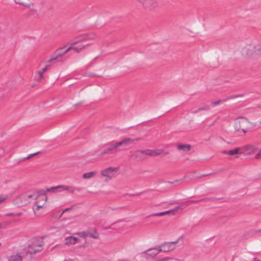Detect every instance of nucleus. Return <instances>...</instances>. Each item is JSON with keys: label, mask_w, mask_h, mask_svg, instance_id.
Listing matches in <instances>:
<instances>
[{"label": "nucleus", "mask_w": 261, "mask_h": 261, "mask_svg": "<svg viewBox=\"0 0 261 261\" xmlns=\"http://www.w3.org/2000/svg\"><path fill=\"white\" fill-rule=\"evenodd\" d=\"M261 157V149L255 155L256 158H259Z\"/></svg>", "instance_id": "58836bf2"}, {"label": "nucleus", "mask_w": 261, "mask_h": 261, "mask_svg": "<svg viewBox=\"0 0 261 261\" xmlns=\"http://www.w3.org/2000/svg\"><path fill=\"white\" fill-rule=\"evenodd\" d=\"M36 207L34 209L35 212L44 206L46 204L47 196L44 194L39 195L36 197Z\"/></svg>", "instance_id": "9d476101"}, {"label": "nucleus", "mask_w": 261, "mask_h": 261, "mask_svg": "<svg viewBox=\"0 0 261 261\" xmlns=\"http://www.w3.org/2000/svg\"><path fill=\"white\" fill-rule=\"evenodd\" d=\"M96 174L97 172L96 171H92L84 173L82 175V177L84 179H88L94 177Z\"/></svg>", "instance_id": "a211bd4d"}, {"label": "nucleus", "mask_w": 261, "mask_h": 261, "mask_svg": "<svg viewBox=\"0 0 261 261\" xmlns=\"http://www.w3.org/2000/svg\"><path fill=\"white\" fill-rule=\"evenodd\" d=\"M254 261H260V260H259V259H257V258H254Z\"/></svg>", "instance_id": "37998d69"}, {"label": "nucleus", "mask_w": 261, "mask_h": 261, "mask_svg": "<svg viewBox=\"0 0 261 261\" xmlns=\"http://www.w3.org/2000/svg\"><path fill=\"white\" fill-rule=\"evenodd\" d=\"M5 92H3V88L0 87V97L4 96L5 94V93H7L8 92V89H5Z\"/></svg>", "instance_id": "c756f323"}, {"label": "nucleus", "mask_w": 261, "mask_h": 261, "mask_svg": "<svg viewBox=\"0 0 261 261\" xmlns=\"http://www.w3.org/2000/svg\"><path fill=\"white\" fill-rule=\"evenodd\" d=\"M197 202V201H193V200H190L188 201H185L182 203V205H185L186 206L189 205L191 204L194 203L195 202Z\"/></svg>", "instance_id": "7c9ffc66"}, {"label": "nucleus", "mask_w": 261, "mask_h": 261, "mask_svg": "<svg viewBox=\"0 0 261 261\" xmlns=\"http://www.w3.org/2000/svg\"><path fill=\"white\" fill-rule=\"evenodd\" d=\"M243 95H244L243 94L233 95L229 96L226 98L223 99V102H226L229 99H233V98H238V97H243Z\"/></svg>", "instance_id": "5701e85b"}, {"label": "nucleus", "mask_w": 261, "mask_h": 261, "mask_svg": "<svg viewBox=\"0 0 261 261\" xmlns=\"http://www.w3.org/2000/svg\"><path fill=\"white\" fill-rule=\"evenodd\" d=\"M170 259L169 257H165L156 259L155 261H168Z\"/></svg>", "instance_id": "473e14b6"}, {"label": "nucleus", "mask_w": 261, "mask_h": 261, "mask_svg": "<svg viewBox=\"0 0 261 261\" xmlns=\"http://www.w3.org/2000/svg\"><path fill=\"white\" fill-rule=\"evenodd\" d=\"M93 37L94 35H92V37H90L89 35L85 34L79 35L75 39V40L70 42V46L68 47H71V49H73L76 53H79L85 47V46H87L88 44H79L77 46H74V45L87 39L93 38Z\"/></svg>", "instance_id": "7ed1b4c3"}, {"label": "nucleus", "mask_w": 261, "mask_h": 261, "mask_svg": "<svg viewBox=\"0 0 261 261\" xmlns=\"http://www.w3.org/2000/svg\"><path fill=\"white\" fill-rule=\"evenodd\" d=\"M243 55L256 57L261 56V44H257L253 47L247 45L242 51Z\"/></svg>", "instance_id": "423d86ee"}, {"label": "nucleus", "mask_w": 261, "mask_h": 261, "mask_svg": "<svg viewBox=\"0 0 261 261\" xmlns=\"http://www.w3.org/2000/svg\"><path fill=\"white\" fill-rule=\"evenodd\" d=\"M134 119L135 121L134 124L136 125H139L150 120V119L145 118L144 115H135V117Z\"/></svg>", "instance_id": "ddd939ff"}, {"label": "nucleus", "mask_w": 261, "mask_h": 261, "mask_svg": "<svg viewBox=\"0 0 261 261\" xmlns=\"http://www.w3.org/2000/svg\"><path fill=\"white\" fill-rule=\"evenodd\" d=\"M223 100V99H219V100L215 101H212L211 105L213 107H215V106L219 105L221 102H224Z\"/></svg>", "instance_id": "a878e982"}, {"label": "nucleus", "mask_w": 261, "mask_h": 261, "mask_svg": "<svg viewBox=\"0 0 261 261\" xmlns=\"http://www.w3.org/2000/svg\"><path fill=\"white\" fill-rule=\"evenodd\" d=\"M163 152L162 149H147L145 150V153L147 156H155L160 154Z\"/></svg>", "instance_id": "4468645a"}, {"label": "nucleus", "mask_w": 261, "mask_h": 261, "mask_svg": "<svg viewBox=\"0 0 261 261\" xmlns=\"http://www.w3.org/2000/svg\"><path fill=\"white\" fill-rule=\"evenodd\" d=\"M71 49V47H61L56 50L54 53L51 56L49 62L53 61H61L62 57L68 51Z\"/></svg>", "instance_id": "1a4fd4ad"}, {"label": "nucleus", "mask_w": 261, "mask_h": 261, "mask_svg": "<svg viewBox=\"0 0 261 261\" xmlns=\"http://www.w3.org/2000/svg\"><path fill=\"white\" fill-rule=\"evenodd\" d=\"M177 242H166L162 244L158 248H154L152 250L155 251L154 255H156L159 252H168L173 250L175 248V244Z\"/></svg>", "instance_id": "6e6552de"}, {"label": "nucleus", "mask_w": 261, "mask_h": 261, "mask_svg": "<svg viewBox=\"0 0 261 261\" xmlns=\"http://www.w3.org/2000/svg\"><path fill=\"white\" fill-rule=\"evenodd\" d=\"M252 123L254 125H255V124L257 123V122H252Z\"/></svg>", "instance_id": "a18cd8bd"}, {"label": "nucleus", "mask_w": 261, "mask_h": 261, "mask_svg": "<svg viewBox=\"0 0 261 261\" xmlns=\"http://www.w3.org/2000/svg\"><path fill=\"white\" fill-rule=\"evenodd\" d=\"M119 170V167H109L100 171V175L105 182H109L115 177Z\"/></svg>", "instance_id": "20e7f679"}, {"label": "nucleus", "mask_w": 261, "mask_h": 261, "mask_svg": "<svg viewBox=\"0 0 261 261\" xmlns=\"http://www.w3.org/2000/svg\"><path fill=\"white\" fill-rule=\"evenodd\" d=\"M64 191H66L70 193L73 194L76 192H80V189L71 186L65 185Z\"/></svg>", "instance_id": "dca6fc26"}, {"label": "nucleus", "mask_w": 261, "mask_h": 261, "mask_svg": "<svg viewBox=\"0 0 261 261\" xmlns=\"http://www.w3.org/2000/svg\"><path fill=\"white\" fill-rule=\"evenodd\" d=\"M82 103H83V102H78V103H76V104L75 105V106H76H76H80V105H82Z\"/></svg>", "instance_id": "79ce46f5"}, {"label": "nucleus", "mask_w": 261, "mask_h": 261, "mask_svg": "<svg viewBox=\"0 0 261 261\" xmlns=\"http://www.w3.org/2000/svg\"><path fill=\"white\" fill-rule=\"evenodd\" d=\"M145 152V150H137L132 153L130 156V158L135 159L137 161L143 160L146 157Z\"/></svg>", "instance_id": "f8f14e48"}, {"label": "nucleus", "mask_w": 261, "mask_h": 261, "mask_svg": "<svg viewBox=\"0 0 261 261\" xmlns=\"http://www.w3.org/2000/svg\"><path fill=\"white\" fill-rule=\"evenodd\" d=\"M249 123V121L245 117H239L236 119L234 129L236 131L238 132L239 135H243L247 132Z\"/></svg>", "instance_id": "f257e3e1"}, {"label": "nucleus", "mask_w": 261, "mask_h": 261, "mask_svg": "<svg viewBox=\"0 0 261 261\" xmlns=\"http://www.w3.org/2000/svg\"><path fill=\"white\" fill-rule=\"evenodd\" d=\"M22 215V213L21 212H19V213H15V217H18V216H20Z\"/></svg>", "instance_id": "a19ab883"}, {"label": "nucleus", "mask_w": 261, "mask_h": 261, "mask_svg": "<svg viewBox=\"0 0 261 261\" xmlns=\"http://www.w3.org/2000/svg\"><path fill=\"white\" fill-rule=\"evenodd\" d=\"M38 75V79L39 80L42 79L43 77V74L44 73L43 72H42L41 70H39L38 73H37Z\"/></svg>", "instance_id": "c9c22d12"}, {"label": "nucleus", "mask_w": 261, "mask_h": 261, "mask_svg": "<svg viewBox=\"0 0 261 261\" xmlns=\"http://www.w3.org/2000/svg\"><path fill=\"white\" fill-rule=\"evenodd\" d=\"M1 245V243H0V246Z\"/></svg>", "instance_id": "49530a36"}, {"label": "nucleus", "mask_w": 261, "mask_h": 261, "mask_svg": "<svg viewBox=\"0 0 261 261\" xmlns=\"http://www.w3.org/2000/svg\"><path fill=\"white\" fill-rule=\"evenodd\" d=\"M256 232H261V229H259V230H257L256 231Z\"/></svg>", "instance_id": "c03bdc74"}, {"label": "nucleus", "mask_w": 261, "mask_h": 261, "mask_svg": "<svg viewBox=\"0 0 261 261\" xmlns=\"http://www.w3.org/2000/svg\"><path fill=\"white\" fill-rule=\"evenodd\" d=\"M77 234L80 237H82V238H85L87 237H88V233L85 232V231H82V232H78L77 233Z\"/></svg>", "instance_id": "393cba45"}, {"label": "nucleus", "mask_w": 261, "mask_h": 261, "mask_svg": "<svg viewBox=\"0 0 261 261\" xmlns=\"http://www.w3.org/2000/svg\"><path fill=\"white\" fill-rule=\"evenodd\" d=\"M7 217H15V213H8L6 214Z\"/></svg>", "instance_id": "ea45409f"}, {"label": "nucleus", "mask_w": 261, "mask_h": 261, "mask_svg": "<svg viewBox=\"0 0 261 261\" xmlns=\"http://www.w3.org/2000/svg\"><path fill=\"white\" fill-rule=\"evenodd\" d=\"M88 237L92 238L97 239L98 238V234L97 232H95L94 233H88Z\"/></svg>", "instance_id": "cd10ccee"}, {"label": "nucleus", "mask_w": 261, "mask_h": 261, "mask_svg": "<svg viewBox=\"0 0 261 261\" xmlns=\"http://www.w3.org/2000/svg\"><path fill=\"white\" fill-rule=\"evenodd\" d=\"M34 197V195L31 193H24L16 197L13 200V203L17 206H22L29 203Z\"/></svg>", "instance_id": "39448f33"}, {"label": "nucleus", "mask_w": 261, "mask_h": 261, "mask_svg": "<svg viewBox=\"0 0 261 261\" xmlns=\"http://www.w3.org/2000/svg\"><path fill=\"white\" fill-rule=\"evenodd\" d=\"M166 214H169L168 211L156 214L154 216H163Z\"/></svg>", "instance_id": "f704fd0d"}, {"label": "nucleus", "mask_w": 261, "mask_h": 261, "mask_svg": "<svg viewBox=\"0 0 261 261\" xmlns=\"http://www.w3.org/2000/svg\"><path fill=\"white\" fill-rule=\"evenodd\" d=\"M20 5H22L25 7H30L31 6H33V4L32 3H24L22 2L18 3Z\"/></svg>", "instance_id": "c85d7f7f"}, {"label": "nucleus", "mask_w": 261, "mask_h": 261, "mask_svg": "<svg viewBox=\"0 0 261 261\" xmlns=\"http://www.w3.org/2000/svg\"><path fill=\"white\" fill-rule=\"evenodd\" d=\"M43 242L42 239L34 238L32 240L31 244L29 245V252L31 253H35L43 250Z\"/></svg>", "instance_id": "0eeeda50"}, {"label": "nucleus", "mask_w": 261, "mask_h": 261, "mask_svg": "<svg viewBox=\"0 0 261 261\" xmlns=\"http://www.w3.org/2000/svg\"><path fill=\"white\" fill-rule=\"evenodd\" d=\"M23 257L19 253L12 255L8 258V261H22Z\"/></svg>", "instance_id": "aec40b11"}, {"label": "nucleus", "mask_w": 261, "mask_h": 261, "mask_svg": "<svg viewBox=\"0 0 261 261\" xmlns=\"http://www.w3.org/2000/svg\"><path fill=\"white\" fill-rule=\"evenodd\" d=\"M146 9H152L156 6V0H137Z\"/></svg>", "instance_id": "9b49d317"}, {"label": "nucleus", "mask_w": 261, "mask_h": 261, "mask_svg": "<svg viewBox=\"0 0 261 261\" xmlns=\"http://www.w3.org/2000/svg\"><path fill=\"white\" fill-rule=\"evenodd\" d=\"M39 153V152H35L34 153H33L29 156H28L27 157H26L25 159L26 160H29L30 159H31V158L38 154Z\"/></svg>", "instance_id": "72a5a7b5"}, {"label": "nucleus", "mask_w": 261, "mask_h": 261, "mask_svg": "<svg viewBox=\"0 0 261 261\" xmlns=\"http://www.w3.org/2000/svg\"><path fill=\"white\" fill-rule=\"evenodd\" d=\"M182 210V208L181 207V205L176 206L173 209L168 211L169 214H172L174 215L178 213L179 212H181Z\"/></svg>", "instance_id": "412c9836"}, {"label": "nucleus", "mask_w": 261, "mask_h": 261, "mask_svg": "<svg viewBox=\"0 0 261 261\" xmlns=\"http://www.w3.org/2000/svg\"><path fill=\"white\" fill-rule=\"evenodd\" d=\"M210 109V107L208 105H205L202 107H199L198 108H193L191 110L190 113H199L201 111H206Z\"/></svg>", "instance_id": "f3484780"}, {"label": "nucleus", "mask_w": 261, "mask_h": 261, "mask_svg": "<svg viewBox=\"0 0 261 261\" xmlns=\"http://www.w3.org/2000/svg\"><path fill=\"white\" fill-rule=\"evenodd\" d=\"M64 188H65V185H60V186H58L55 187H51L49 189H48V191H51L55 189H60V191H64Z\"/></svg>", "instance_id": "b1692460"}, {"label": "nucleus", "mask_w": 261, "mask_h": 261, "mask_svg": "<svg viewBox=\"0 0 261 261\" xmlns=\"http://www.w3.org/2000/svg\"><path fill=\"white\" fill-rule=\"evenodd\" d=\"M77 242V239L74 237H69L65 240V243L67 245L75 244Z\"/></svg>", "instance_id": "6ab92c4d"}, {"label": "nucleus", "mask_w": 261, "mask_h": 261, "mask_svg": "<svg viewBox=\"0 0 261 261\" xmlns=\"http://www.w3.org/2000/svg\"><path fill=\"white\" fill-rule=\"evenodd\" d=\"M240 150V148H235L234 150H231L229 151H223L222 153L223 154H228L229 155H233L238 154Z\"/></svg>", "instance_id": "4be33fe9"}, {"label": "nucleus", "mask_w": 261, "mask_h": 261, "mask_svg": "<svg viewBox=\"0 0 261 261\" xmlns=\"http://www.w3.org/2000/svg\"><path fill=\"white\" fill-rule=\"evenodd\" d=\"M177 149L184 152H188L191 149V145L190 144H178L177 145Z\"/></svg>", "instance_id": "2eb2a0df"}, {"label": "nucleus", "mask_w": 261, "mask_h": 261, "mask_svg": "<svg viewBox=\"0 0 261 261\" xmlns=\"http://www.w3.org/2000/svg\"><path fill=\"white\" fill-rule=\"evenodd\" d=\"M154 248H153L154 249ZM153 248L149 249L146 251L147 254L149 256H154L155 255H154L153 253L155 252V251L152 250Z\"/></svg>", "instance_id": "bb28decb"}, {"label": "nucleus", "mask_w": 261, "mask_h": 261, "mask_svg": "<svg viewBox=\"0 0 261 261\" xmlns=\"http://www.w3.org/2000/svg\"><path fill=\"white\" fill-rule=\"evenodd\" d=\"M49 67V66L48 65H46L44 67H43L41 70V71L42 72H43V73H44L48 69V67Z\"/></svg>", "instance_id": "4c0bfd02"}, {"label": "nucleus", "mask_w": 261, "mask_h": 261, "mask_svg": "<svg viewBox=\"0 0 261 261\" xmlns=\"http://www.w3.org/2000/svg\"><path fill=\"white\" fill-rule=\"evenodd\" d=\"M7 198V196H0V204L4 202Z\"/></svg>", "instance_id": "2f4dec72"}, {"label": "nucleus", "mask_w": 261, "mask_h": 261, "mask_svg": "<svg viewBox=\"0 0 261 261\" xmlns=\"http://www.w3.org/2000/svg\"><path fill=\"white\" fill-rule=\"evenodd\" d=\"M74 207V205H72L71 206V207H69V208H67L66 209H65L62 212V213L61 214L60 216V217H61L62 216V215H63V214L65 212H67L68 211H69V210H71L73 208V207Z\"/></svg>", "instance_id": "e433bc0d"}, {"label": "nucleus", "mask_w": 261, "mask_h": 261, "mask_svg": "<svg viewBox=\"0 0 261 261\" xmlns=\"http://www.w3.org/2000/svg\"><path fill=\"white\" fill-rule=\"evenodd\" d=\"M134 141V140L130 138H124L120 142H115L110 144L107 148H106L101 152V154L104 155L113 151H116L117 150V149L119 147L126 146L133 143Z\"/></svg>", "instance_id": "f03ea898"}]
</instances>
